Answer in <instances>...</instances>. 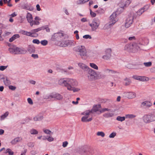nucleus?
<instances>
[{
  "label": "nucleus",
  "mask_w": 155,
  "mask_h": 155,
  "mask_svg": "<svg viewBox=\"0 0 155 155\" xmlns=\"http://www.w3.org/2000/svg\"><path fill=\"white\" fill-rule=\"evenodd\" d=\"M58 84L62 86H64L66 87L68 90L69 91H73L74 92H78L80 89L77 88H74L73 86H76L78 85V82L75 80L70 78L61 79L58 81Z\"/></svg>",
  "instance_id": "f257e3e1"
},
{
  "label": "nucleus",
  "mask_w": 155,
  "mask_h": 155,
  "mask_svg": "<svg viewBox=\"0 0 155 155\" xmlns=\"http://www.w3.org/2000/svg\"><path fill=\"white\" fill-rule=\"evenodd\" d=\"M7 44L10 47L8 50L12 54H24L27 52V50L23 48H18L15 45L12 46L9 43H7Z\"/></svg>",
  "instance_id": "f03ea898"
},
{
  "label": "nucleus",
  "mask_w": 155,
  "mask_h": 155,
  "mask_svg": "<svg viewBox=\"0 0 155 155\" xmlns=\"http://www.w3.org/2000/svg\"><path fill=\"white\" fill-rule=\"evenodd\" d=\"M77 152L82 155H92L94 153V150L87 146H83L78 149Z\"/></svg>",
  "instance_id": "7ed1b4c3"
},
{
  "label": "nucleus",
  "mask_w": 155,
  "mask_h": 155,
  "mask_svg": "<svg viewBox=\"0 0 155 155\" xmlns=\"http://www.w3.org/2000/svg\"><path fill=\"white\" fill-rule=\"evenodd\" d=\"M139 45H140V44L130 43L126 45L124 47V49L128 51L135 52L140 49V47Z\"/></svg>",
  "instance_id": "20e7f679"
},
{
  "label": "nucleus",
  "mask_w": 155,
  "mask_h": 155,
  "mask_svg": "<svg viewBox=\"0 0 155 155\" xmlns=\"http://www.w3.org/2000/svg\"><path fill=\"white\" fill-rule=\"evenodd\" d=\"M73 50L75 52H79V54L82 58L83 57L86 56V51L84 46L79 45L73 48Z\"/></svg>",
  "instance_id": "39448f33"
},
{
  "label": "nucleus",
  "mask_w": 155,
  "mask_h": 155,
  "mask_svg": "<svg viewBox=\"0 0 155 155\" xmlns=\"http://www.w3.org/2000/svg\"><path fill=\"white\" fill-rule=\"evenodd\" d=\"M100 23V21L98 19H94L93 20L91 23H89V25L91 27L92 30L94 31L98 28Z\"/></svg>",
  "instance_id": "423d86ee"
},
{
  "label": "nucleus",
  "mask_w": 155,
  "mask_h": 155,
  "mask_svg": "<svg viewBox=\"0 0 155 155\" xmlns=\"http://www.w3.org/2000/svg\"><path fill=\"white\" fill-rule=\"evenodd\" d=\"M88 80L90 81H93L95 80L97 73L96 71L92 69H89L87 74Z\"/></svg>",
  "instance_id": "0eeeda50"
},
{
  "label": "nucleus",
  "mask_w": 155,
  "mask_h": 155,
  "mask_svg": "<svg viewBox=\"0 0 155 155\" xmlns=\"http://www.w3.org/2000/svg\"><path fill=\"white\" fill-rule=\"evenodd\" d=\"M135 18L134 16L132 14L129 15L127 18L125 24V27L126 28H129L132 24L133 20Z\"/></svg>",
  "instance_id": "6e6552de"
},
{
  "label": "nucleus",
  "mask_w": 155,
  "mask_h": 155,
  "mask_svg": "<svg viewBox=\"0 0 155 155\" xmlns=\"http://www.w3.org/2000/svg\"><path fill=\"white\" fill-rule=\"evenodd\" d=\"M64 36V34L63 32H58L54 33L51 37V39L53 41H58L61 39Z\"/></svg>",
  "instance_id": "1a4fd4ad"
},
{
  "label": "nucleus",
  "mask_w": 155,
  "mask_h": 155,
  "mask_svg": "<svg viewBox=\"0 0 155 155\" xmlns=\"http://www.w3.org/2000/svg\"><path fill=\"white\" fill-rule=\"evenodd\" d=\"M74 43L73 41L71 40H66L63 41L61 42L60 46L62 47H66L67 46H74Z\"/></svg>",
  "instance_id": "9d476101"
},
{
  "label": "nucleus",
  "mask_w": 155,
  "mask_h": 155,
  "mask_svg": "<svg viewBox=\"0 0 155 155\" xmlns=\"http://www.w3.org/2000/svg\"><path fill=\"white\" fill-rule=\"evenodd\" d=\"M105 54L102 57L104 60H110L111 56L112 51L111 48L106 49L105 51Z\"/></svg>",
  "instance_id": "9b49d317"
},
{
  "label": "nucleus",
  "mask_w": 155,
  "mask_h": 155,
  "mask_svg": "<svg viewBox=\"0 0 155 155\" xmlns=\"http://www.w3.org/2000/svg\"><path fill=\"white\" fill-rule=\"evenodd\" d=\"M117 14L116 12H114L110 17V21L108 23L109 26H112L114 25L117 21L116 18L117 16Z\"/></svg>",
  "instance_id": "f8f14e48"
},
{
  "label": "nucleus",
  "mask_w": 155,
  "mask_h": 155,
  "mask_svg": "<svg viewBox=\"0 0 155 155\" xmlns=\"http://www.w3.org/2000/svg\"><path fill=\"white\" fill-rule=\"evenodd\" d=\"M126 96L129 99L135 98L136 96L135 93L131 92H126L124 93Z\"/></svg>",
  "instance_id": "ddd939ff"
},
{
  "label": "nucleus",
  "mask_w": 155,
  "mask_h": 155,
  "mask_svg": "<svg viewBox=\"0 0 155 155\" xmlns=\"http://www.w3.org/2000/svg\"><path fill=\"white\" fill-rule=\"evenodd\" d=\"M26 18L28 22L30 23L31 26H32L33 24V18L31 14L28 13L27 15Z\"/></svg>",
  "instance_id": "4468645a"
},
{
  "label": "nucleus",
  "mask_w": 155,
  "mask_h": 155,
  "mask_svg": "<svg viewBox=\"0 0 155 155\" xmlns=\"http://www.w3.org/2000/svg\"><path fill=\"white\" fill-rule=\"evenodd\" d=\"M148 8V6L147 5L144 6L142 8L139 9L137 12L138 15H141L145 11L147 10Z\"/></svg>",
  "instance_id": "2eb2a0df"
},
{
  "label": "nucleus",
  "mask_w": 155,
  "mask_h": 155,
  "mask_svg": "<svg viewBox=\"0 0 155 155\" xmlns=\"http://www.w3.org/2000/svg\"><path fill=\"white\" fill-rule=\"evenodd\" d=\"M150 117L149 114L144 115L143 117V121L146 123H149L151 122Z\"/></svg>",
  "instance_id": "dca6fc26"
},
{
  "label": "nucleus",
  "mask_w": 155,
  "mask_h": 155,
  "mask_svg": "<svg viewBox=\"0 0 155 155\" xmlns=\"http://www.w3.org/2000/svg\"><path fill=\"white\" fill-rule=\"evenodd\" d=\"M22 140V138L20 137H18L15 138L14 140H13L11 142L12 144L14 145L16 144L17 143L21 141Z\"/></svg>",
  "instance_id": "f3484780"
},
{
  "label": "nucleus",
  "mask_w": 155,
  "mask_h": 155,
  "mask_svg": "<svg viewBox=\"0 0 155 155\" xmlns=\"http://www.w3.org/2000/svg\"><path fill=\"white\" fill-rule=\"evenodd\" d=\"M27 50L30 53H35V47L33 45H28Z\"/></svg>",
  "instance_id": "a211bd4d"
},
{
  "label": "nucleus",
  "mask_w": 155,
  "mask_h": 155,
  "mask_svg": "<svg viewBox=\"0 0 155 155\" xmlns=\"http://www.w3.org/2000/svg\"><path fill=\"white\" fill-rule=\"evenodd\" d=\"M88 117L87 116H84L83 117L81 118V121L83 122H89L92 120V117L89 118L88 119Z\"/></svg>",
  "instance_id": "6ab92c4d"
},
{
  "label": "nucleus",
  "mask_w": 155,
  "mask_h": 155,
  "mask_svg": "<svg viewBox=\"0 0 155 155\" xmlns=\"http://www.w3.org/2000/svg\"><path fill=\"white\" fill-rule=\"evenodd\" d=\"M23 8L29 11H32L34 9L33 7L30 5H25L23 7Z\"/></svg>",
  "instance_id": "aec40b11"
},
{
  "label": "nucleus",
  "mask_w": 155,
  "mask_h": 155,
  "mask_svg": "<svg viewBox=\"0 0 155 155\" xmlns=\"http://www.w3.org/2000/svg\"><path fill=\"white\" fill-rule=\"evenodd\" d=\"M19 37L20 36L19 34H15L9 39V41L10 42H12L16 38H19Z\"/></svg>",
  "instance_id": "412c9836"
},
{
  "label": "nucleus",
  "mask_w": 155,
  "mask_h": 155,
  "mask_svg": "<svg viewBox=\"0 0 155 155\" xmlns=\"http://www.w3.org/2000/svg\"><path fill=\"white\" fill-rule=\"evenodd\" d=\"M105 76L104 75L101 74L100 73H97L95 80L104 78Z\"/></svg>",
  "instance_id": "4be33fe9"
},
{
  "label": "nucleus",
  "mask_w": 155,
  "mask_h": 155,
  "mask_svg": "<svg viewBox=\"0 0 155 155\" xmlns=\"http://www.w3.org/2000/svg\"><path fill=\"white\" fill-rule=\"evenodd\" d=\"M124 80V84L125 86L129 85L131 83V81L129 78H126Z\"/></svg>",
  "instance_id": "5701e85b"
},
{
  "label": "nucleus",
  "mask_w": 155,
  "mask_h": 155,
  "mask_svg": "<svg viewBox=\"0 0 155 155\" xmlns=\"http://www.w3.org/2000/svg\"><path fill=\"white\" fill-rule=\"evenodd\" d=\"M101 108V104L96 105L93 106V108L94 111V112H96L97 111H99L100 110H99V109Z\"/></svg>",
  "instance_id": "b1692460"
},
{
  "label": "nucleus",
  "mask_w": 155,
  "mask_h": 155,
  "mask_svg": "<svg viewBox=\"0 0 155 155\" xmlns=\"http://www.w3.org/2000/svg\"><path fill=\"white\" fill-rule=\"evenodd\" d=\"M54 98L58 100H60L62 98V96L59 94H53Z\"/></svg>",
  "instance_id": "393cba45"
},
{
  "label": "nucleus",
  "mask_w": 155,
  "mask_h": 155,
  "mask_svg": "<svg viewBox=\"0 0 155 155\" xmlns=\"http://www.w3.org/2000/svg\"><path fill=\"white\" fill-rule=\"evenodd\" d=\"M43 118V117L42 116H38L35 117L33 119L35 121H39L42 120Z\"/></svg>",
  "instance_id": "a878e982"
},
{
  "label": "nucleus",
  "mask_w": 155,
  "mask_h": 155,
  "mask_svg": "<svg viewBox=\"0 0 155 155\" xmlns=\"http://www.w3.org/2000/svg\"><path fill=\"white\" fill-rule=\"evenodd\" d=\"M142 105L143 106H146L148 107H150L152 105V103L149 101H145L143 102L142 103Z\"/></svg>",
  "instance_id": "bb28decb"
},
{
  "label": "nucleus",
  "mask_w": 155,
  "mask_h": 155,
  "mask_svg": "<svg viewBox=\"0 0 155 155\" xmlns=\"http://www.w3.org/2000/svg\"><path fill=\"white\" fill-rule=\"evenodd\" d=\"M44 97V99L51 100V99L54 98V96H53V94H51L50 95H46Z\"/></svg>",
  "instance_id": "cd10ccee"
},
{
  "label": "nucleus",
  "mask_w": 155,
  "mask_h": 155,
  "mask_svg": "<svg viewBox=\"0 0 155 155\" xmlns=\"http://www.w3.org/2000/svg\"><path fill=\"white\" fill-rule=\"evenodd\" d=\"M114 115V114L112 113H107L104 114L103 116L104 117L106 118L110 117H113Z\"/></svg>",
  "instance_id": "c85d7f7f"
},
{
  "label": "nucleus",
  "mask_w": 155,
  "mask_h": 155,
  "mask_svg": "<svg viewBox=\"0 0 155 155\" xmlns=\"http://www.w3.org/2000/svg\"><path fill=\"white\" fill-rule=\"evenodd\" d=\"M150 116V119L151 122L155 121V114H149Z\"/></svg>",
  "instance_id": "c756f323"
},
{
  "label": "nucleus",
  "mask_w": 155,
  "mask_h": 155,
  "mask_svg": "<svg viewBox=\"0 0 155 155\" xmlns=\"http://www.w3.org/2000/svg\"><path fill=\"white\" fill-rule=\"evenodd\" d=\"M125 117H120L118 116L117 117L116 120L118 121L122 122L125 120Z\"/></svg>",
  "instance_id": "7c9ffc66"
},
{
  "label": "nucleus",
  "mask_w": 155,
  "mask_h": 155,
  "mask_svg": "<svg viewBox=\"0 0 155 155\" xmlns=\"http://www.w3.org/2000/svg\"><path fill=\"white\" fill-rule=\"evenodd\" d=\"M32 33V32H28L26 31H22V34L24 35H26L28 36H31V34Z\"/></svg>",
  "instance_id": "2f4dec72"
},
{
  "label": "nucleus",
  "mask_w": 155,
  "mask_h": 155,
  "mask_svg": "<svg viewBox=\"0 0 155 155\" xmlns=\"http://www.w3.org/2000/svg\"><path fill=\"white\" fill-rule=\"evenodd\" d=\"M136 116L133 114H128L125 115L126 118H133L136 117Z\"/></svg>",
  "instance_id": "473e14b6"
},
{
  "label": "nucleus",
  "mask_w": 155,
  "mask_h": 155,
  "mask_svg": "<svg viewBox=\"0 0 155 155\" xmlns=\"http://www.w3.org/2000/svg\"><path fill=\"white\" fill-rule=\"evenodd\" d=\"M148 79L149 78L146 77L140 76L139 80L140 81H147Z\"/></svg>",
  "instance_id": "72a5a7b5"
},
{
  "label": "nucleus",
  "mask_w": 155,
  "mask_h": 155,
  "mask_svg": "<svg viewBox=\"0 0 155 155\" xmlns=\"http://www.w3.org/2000/svg\"><path fill=\"white\" fill-rule=\"evenodd\" d=\"M30 133L32 134H38V131L36 130L32 129L30 131Z\"/></svg>",
  "instance_id": "f704fd0d"
},
{
  "label": "nucleus",
  "mask_w": 155,
  "mask_h": 155,
  "mask_svg": "<svg viewBox=\"0 0 155 155\" xmlns=\"http://www.w3.org/2000/svg\"><path fill=\"white\" fill-rule=\"evenodd\" d=\"M106 111H111V110L110 109H109L108 108H103L100 110V114Z\"/></svg>",
  "instance_id": "c9c22d12"
},
{
  "label": "nucleus",
  "mask_w": 155,
  "mask_h": 155,
  "mask_svg": "<svg viewBox=\"0 0 155 155\" xmlns=\"http://www.w3.org/2000/svg\"><path fill=\"white\" fill-rule=\"evenodd\" d=\"M90 65L92 68L96 70L98 69V67L95 64L93 63H90Z\"/></svg>",
  "instance_id": "e433bc0d"
},
{
  "label": "nucleus",
  "mask_w": 155,
  "mask_h": 155,
  "mask_svg": "<svg viewBox=\"0 0 155 155\" xmlns=\"http://www.w3.org/2000/svg\"><path fill=\"white\" fill-rule=\"evenodd\" d=\"M106 71H108L109 72L112 74H119V72L112 70H110L108 69H106Z\"/></svg>",
  "instance_id": "4c0bfd02"
},
{
  "label": "nucleus",
  "mask_w": 155,
  "mask_h": 155,
  "mask_svg": "<svg viewBox=\"0 0 155 155\" xmlns=\"http://www.w3.org/2000/svg\"><path fill=\"white\" fill-rule=\"evenodd\" d=\"M78 65L82 69L86 68L87 67V66H85L84 64L82 63H79L78 64Z\"/></svg>",
  "instance_id": "58836bf2"
},
{
  "label": "nucleus",
  "mask_w": 155,
  "mask_h": 155,
  "mask_svg": "<svg viewBox=\"0 0 155 155\" xmlns=\"http://www.w3.org/2000/svg\"><path fill=\"white\" fill-rule=\"evenodd\" d=\"M6 153H8L9 155H13L14 152L10 149H7L6 151Z\"/></svg>",
  "instance_id": "ea45409f"
},
{
  "label": "nucleus",
  "mask_w": 155,
  "mask_h": 155,
  "mask_svg": "<svg viewBox=\"0 0 155 155\" xmlns=\"http://www.w3.org/2000/svg\"><path fill=\"white\" fill-rule=\"evenodd\" d=\"M43 131L46 134H50L51 133L53 134V133H52L50 130L48 129H43Z\"/></svg>",
  "instance_id": "a19ab883"
},
{
  "label": "nucleus",
  "mask_w": 155,
  "mask_h": 155,
  "mask_svg": "<svg viewBox=\"0 0 155 155\" xmlns=\"http://www.w3.org/2000/svg\"><path fill=\"white\" fill-rule=\"evenodd\" d=\"M143 64L146 67H149L151 66L152 62L150 61L147 62H144Z\"/></svg>",
  "instance_id": "79ce46f5"
},
{
  "label": "nucleus",
  "mask_w": 155,
  "mask_h": 155,
  "mask_svg": "<svg viewBox=\"0 0 155 155\" xmlns=\"http://www.w3.org/2000/svg\"><path fill=\"white\" fill-rule=\"evenodd\" d=\"M9 113L8 111L6 112L1 117V119H3L7 117Z\"/></svg>",
  "instance_id": "37998d69"
},
{
  "label": "nucleus",
  "mask_w": 155,
  "mask_h": 155,
  "mask_svg": "<svg viewBox=\"0 0 155 155\" xmlns=\"http://www.w3.org/2000/svg\"><path fill=\"white\" fill-rule=\"evenodd\" d=\"M89 0H80L78 1V3L79 4H84L88 1Z\"/></svg>",
  "instance_id": "c03bdc74"
},
{
  "label": "nucleus",
  "mask_w": 155,
  "mask_h": 155,
  "mask_svg": "<svg viewBox=\"0 0 155 155\" xmlns=\"http://www.w3.org/2000/svg\"><path fill=\"white\" fill-rule=\"evenodd\" d=\"M97 135L98 136H100L103 137L105 136V134L103 132H98L97 133Z\"/></svg>",
  "instance_id": "a18cd8bd"
},
{
  "label": "nucleus",
  "mask_w": 155,
  "mask_h": 155,
  "mask_svg": "<svg viewBox=\"0 0 155 155\" xmlns=\"http://www.w3.org/2000/svg\"><path fill=\"white\" fill-rule=\"evenodd\" d=\"M41 43L42 45L45 46L48 44V41L46 40H43L41 41Z\"/></svg>",
  "instance_id": "49530a36"
},
{
  "label": "nucleus",
  "mask_w": 155,
  "mask_h": 155,
  "mask_svg": "<svg viewBox=\"0 0 155 155\" xmlns=\"http://www.w3.org/2000/svg\"><path fill=\"white\" fill-rule=\"evenodd\" d=\"M35 143L33 142H31L28 143L27 144V145L29 147H32L35 146Z\"/></svg>",
  "instance_id": "de8ad7c7"
},
{
  "label": "nucleus",
  "mask_w": 155,
  "mask_h": 155,
  "mask_svg": "<svg viewBox=\"0 0 155 155\" xmlns=\"http://www.w3.org/2000/svg\"><path fill=\"white\" fill-rule=\"evenodd\" d=\"M40 31H41V28H39L36 29L32 30L31 31L32 32V33H36V32H37Z\"/></svg>",
  "instance_id": "09e8293b"
},
{
  "label": "nucleus",
  "mask_w": 155,
  "mask_h": 155,
  "mask_svg": "<svg viewBox=\"0 0 155 155\" xmlns=\"http://www.w3.org/2000/svg\"><path fill=\"white\" fill-rule=\"evenodd\" d=\"M90 15L92 17H95L96 16V14L93 12L91 9H90Z\"/></svg>",
  "instance_id": "8fccbe9b"
},
{
  "label": "nucleus",
  "mask_w": 155,
  "mask_h": 155,
  "mask_svg": "<svg viewBox=\"0 0 155 155\" xmlns=\"http://www.w3.org/2000/svg\"><path fill=\"white\" fill-rule=\"evenodd\" d=\"M4 81L5 84L6 85H8L10 84V81L7 78H6L5 80H4Z\"/></svg>",
  "instance_id": "3c124183"
},
{
  "label": "nucleus",
  "mask_w": 155,
  "mask_h": 155,
  "mask_svg": "<svg viewBox=\"0 0 155 155\" xmlns=\"http://www.w3.org/2000/svg\"><path fill=\"white\" fill-rule=\"evenodd\" d=\"M116 133L115 132H113L109 135V137L113 138L116 135Z\"/></svg>",
  "instance_id": "603ef678"
},
{
  "label": "nucleus",
  "mask_w": 155,
  "mask_h": 155,
  "mask_svg": "<svg viewBox=\"0 0 155 155\" xmlns=\"http://www.w3.org/2000/svg\"><path fill=\"white\" fill-rule=\"evenodd\" d=\"M32 42L36 44H39L40 42L37 39H34L32 41Z\"/></svg>",
  "instance_id": "864d4df0"
},
{
  "label": "nucleus",
  "mask_w": 155,
  "mask_h": 155,
  "mask_svg": "<svg viewBox=\"0 0 155 155\" xmlns=\"http://www.w3.org/2000/svg\"><path fill=\"white\" fill-rule=\"evenodd\" d=\"M83 38H85V39H88V38L91 39V37L90 35H85L83 36Z\"/></svg>",
  "instance_id": "5fc2aeb1"
},
{
  "label": "nucleus",
  "mask_w": 155,
  "mask_h": 155,
  "mask_svg": "<svg viewBox=\"0 0 155 155\" xmlns=\"http://www.w3.org/2000/svg\"><path fill=\"white\" fill-rule=\"evenodd\" d=\"M68 144V143L67 141H66L63 142L62 146L64 147H66Z\"/></svg>",
  "instance_id": "6e6d98bb"
},
{
  "label": "nucleus",
  "mask_w": 155,
  "mask_h": 155,
  "mask_svg": "<svg viewBox=\"0 0 155 155\" xmlns=\"http://www.w3.org/2000/svg\"><path fill=\"white\" fill-rule=\"evenodd\" d=\"M27 101H28V103L29 104H33V101H32V99L31 98H28L27 99Z\"/></svg>",
  "instance_id": "4d7b16f0"
},
{
  "label": "nucleus",
  "mask_w": 155,
  "mask_h": 155,
  "mask_svg": "<svg viewBox=\"0 0 155 155\" xmlns=\"http://www.w3.org/2000/svg\"><path fill=\"white\" fill-rule=\"evenodd\" d=\"M8 87L9 89L13 91L15 90L16 88L15 87L12 85H10Z\"/></svg>",
  "instance_id": "13d9d810"
},
{
  "label": "nucleus",
  "mask_w": 155,
  "mask_h": 155,
  "mask_svg": "<svg viewBox=\"0 0 155 155\" xmlns=\"http://www.w3.org/2000/svg\"><path fill=\"white\" fill-rule=\"evenodd\" d=\"M7 68V66H0V70L3 71Z\"/></svg>",
  "instance_id": "bf43d9fd"
},
{
  "label": "nucleus",
  "mask_w": 155,
  "mask_h": 155,
  "mask_svg": "<svg viewBox=\"0 0 155 155\" xmlns=\"http://www.w3.org/2000/svg\"><path fill=\"white\" fill-rule=\"evenodd\" d=\"M47 140L49 142L52 141L54 140V138L51 137L49 136L48 138L47 137Z\"/></svg>",
  "instance_id": "052dcab7"
},
{
  "label": "nucleus",
  "mask_w": 155,
  "mask_h": 155,
  "mask_svg": "<svg viewBox=\"0 0 155 155\" xmlns=\"http://www.w3.org/2000/svg\"><path fill=\"white\" fill-rule=\"evenodd\" d=\"M130 3V0H127L125 2V3L124 4V6H127Z\"/></svg>",
  "instance_id": "680f3d73"
},
{
  "label": "nucleus",
  "mask_w": 155,
  "mask_h": 155,
  "mask_svg": "<svg viewBox=\"0 0 155 155\" xmlns=\"http://www.w3.org/2000/svg\"><path fill=\"white\" fill-rule=\"evenodd\" d=\"M31 57L34 58H38V55L37 54H32Z\"/></svg>",
  "instance_id": "e2e57ef3"
},
{
  "label": "nucleus",
  "mask_w": 155,
  "mask_h": 155,
  "mask_svg": "<svg viewBox=\"0 0 155 155\" xmlns=\"http://www.w3.org/2000/svg\"><path fill=\"white\" fill-rule=\"evenodd\" d=\"M83 114H84L86 116H87L90 114L88 110L85 111L84 112Z\"/></svg>",
  "instance_id": "0e129e2a"
},
{
  "label": "nucleus",
  "mask_w": 155,
  "mask_h": 155,
  "mask_svg": "<svg viewBox=\"0 0 155 155\" xmlns=\"http://www.w3.org/2000/svg\"><path fill=\"white\" fill-rule=\"evenodd\" d=\"M38 34L37 33H32L30 37H36L38 36Z\"/></svg>",
  "instance_id": "69168bd1"
},
{
  "label": "nucleus",
  "mask_w": 155,
  "mask_h": 155,
  "mask_svg": "<svg viewBox=\"0 0 155 155\" xmlns=\"http://www.w3.org/2000/svg\"><path fill=\"white\" fill-rule=\"evenodd\" d=\"M40 23L38 21H33V24L34 25H38Z\"/></svg>",
  "instance_id": "338daca9"
},
{
  "label": "nucleus",
  "mask_w": 155,
  "mask_h": 155,
  "mask_svg": "<svg viewBox=\"0 0 155 155\" xmlns=\"http://www.w3.org/2000/svg\"><path fill=\"white\" fill-rule=\"evenodd\" d=\"M27 151V149H25L23 151H22L21 155H25Z\"/></svg>",
  "instance_id": "774afa93"
}]
</instances>
